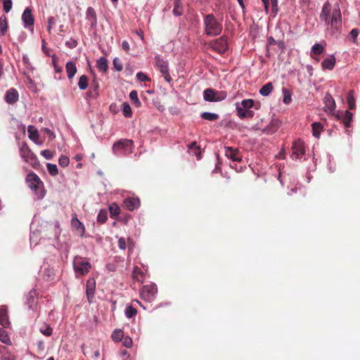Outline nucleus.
Wrapping results in <instances>:
<instances>
[{
    "label": "nucleus",
    "mask_w": 360,
    "mask_h": 360,
    "mask_svg": "<svg viewBox=\"0 0 360 360\" xmlns=\"http://www.w3.org/2000/svg\"><path fill=\"white\" fill-rule=\"evenodd\" d=\"M20 153L21 158L25 162L34 167L38 165L39 162L37 156L30 150L27 144H22L20 148Z\"/></svg>",
    "instance_id": "9"
},
{
    "label": "nucleus",
    "mask_w": 360,
    "mask_h": 360,
    "mask_svg": "<svg viewBox=\"0 0 360 360\" xmlns=\"http://www.w3.org/2000/svg\"><path fill=\"white\" fill-rule=\"evenodd\" d=\"M122 112L126 117H130L132 115V110L128 103L124 102L122 103Z\"/></svg>",
    "instance_id": "40"
},
{
    "label": "nucleus",
    "mask_w": 360,
    "mask_h": 360,
    "mask_svg": "<svg viewBox=\"0 0 360 360\" xmlns=\"http://www.w3.org/2000/svg\"><path fill=\"white\" fill-rule=\"evenodd\" d=\"M212 48L219 53H224L228 49L227 39L225 37L214 40L212 44Z\"/></svg>",
    "instance_id": "12"
},
{
    "label": "nucleus",
    "mask_w": 360,
    "mask_h": 360,
    "mask_svg": "<svg viewBox=\"0 0 360 360\" xmlns=\"http://www.w3.org/2000/svg\"><path fill=\"white\" fill-rule=\"evenodd\" d=\"M254 100L244 99L240 103H236L237 115L241 119L252 118L254 116V111L251 108L254 105Z\"/></svg>",
    "instance_id": "5"
},
{
    "label": "nucleus",
    "mask_w": 360,
    "mask_h": 360,
    "mask_svg": "<svg viewBox=\"0 0 360 360\" xmlns=\"http://www.w3.org/2000/svg\"><path fill=\"white\" fill-rule=\"evenodd\" d=\"M0 340L5 344H10L11 340L5 329L0 328Z\"/></svg>",
    "instance_id": "38"
},
{
    "label": "nucleus",
    "mask_w": 360,
    "mask_h": 360,
    "mask_svg": "<svg viewBox=\"0 0 360 360\" xmlns=\"http://www.w3.org/2000/svg\"><path fill=\"white\" fill-rule=\"evenodd\" d=\"M77 41L73 38H70L68 41L65 42L66 46H68L70 49L75 48L77 46Z\"/></svg>",
    "instance_id": "50"
},
{
    "label": "nucleus",
    "mask_w": 360,
    "mask_h": 360,
    "mask_svg": "<svg viewBox=\"0 0 360 360\" xmlns=\"http://www.w3.org/2000/svg\"><path fill=\"white\" fill-rule=\"evenodd\" d=\"M37 291L34 289L31 290L25 297V304L28 306L29 309H33L37 303Z\"/></svg>",
    "instance_id": "17"
},
{
    "label": "nucleus",
    "mask_w": 360,
    "mask_h": 360,
    "mask_svg": "<svg viewBox=\"0 0 360 360\" xmlns=\"http://www.w3.org/2000/svg\"><path fill=\"white\" fill-rule=\"evenodd\" d=\"M324 100H325L326 107L327 108V109L330 111L334 110L335 108V103L334 99L332 98L330 94H327L325 96Z\"/></svg>",
    "instance_id": "27"
},
{
    "label": "nucleus",
    "mask_w": 360,
    "mask_h": 360,
    "mask_svg": "<svg viewBox=\"0 0 360 360\" xmlns=\"http://www.w3.org/2000/svg\"><path fill=\"white\" fill-rule=\"evenodd\" d=\"M352 113L349 110L345 111V115L342 117V122L345 124V127H349L350 126V122L352 120Z\"/></svg>",
    "instance_id": "36"
},
{
    "label": "nucleus",
    "mask_w": 360,
    "mask_h": 360,
    "mask_svg": "<svg viewBox=\"0 0 360 360\" xmlns=\"http://www.w3.org/2000/svg\"><path fill=\"white\" fill-rule=\"evenodd\" d=\"M65 69L68 79H72L77 70L75 63L72 61L67 62Z\"/></svg>",
    "instance_id": "23"
},
{
    "label": "nucleus",
    "mask_w": 360,
    "mask_h": 360,
    "mask_svg": "<svg viewBox=\"0 0 360 360\" xmlns=\"http://www.w3.org/2000/svg\"><path fill=\"white\" fill-rule=\"evenodd\" d=\"M136 34H137L139 37H140L142 41H143L144 37H143V31H142L141 30H136Z\"/></svg>",
    "instance_id": "64"
},
{
    "label": "nucleus",
    "mask_w": 360,
    "mask_h": 360,
    "mask_svg": "<svg viewBox=\"0 0 360 360\" xmlns=\"http://www.w3.org/2000/svg\"><path fill=\"white\" fill-rule=\"evenodd\" d=\"M118 246L121 250L126 249V242L124 238H120L118 240Z\"/></svg>",
    "instance_id": "58"
},
{
    "label": "nucleus",
    "mask_w": 360,
    "mask_h": 360,
    "mask_svg": "<svg viewBox=\"0 0 360 360\" xmlns=\"http://www.w3.org/2000/svg\"><path fill=\"white\" fill-rule=\"evenodd\" d=\"M97 68L100 72H105L108 69V61L105 57H101L97 60Z\"/></svg>",
    "instance_id": "24"
},
{
    "label": "nucleus",
    "mask_w": 360,
    "mask_h": 360,
    "mask_svg": "<svg viewBox=\"0 0 360 360\" xmlns=\"http://www.w3.org/2000/svg\"><path fill=\"white\" fill-rule=\"evenodd\" d=\"M113 67L117 71H122L123 69L122 63L118 58H115L112 61Z\"/></svg>",
    "instance_id": "44"
},
{
    "label": "nucleus",
    "mask_w": 360,
    "mask_h": 360,
    "mask_svg": "<svg viewBox=\"0 0 360 360\" xmlns=\"http://www.w3.org/2000/svg\"><path fill=\"white\" fill-rule=\"evenodd\" d=\"M43 131H44L45 134H46L50 139H54L55 138V134L49 128H44L43 129Z\"/></svg>",
    "instance_id": "59"
},
{
    "label": "nucleus",
    "mask_w": 360,
    "mask_h": 360,
    "mask_svg": "<svg viewBox=\"0 0 360 360\" xmlns=\"http://www.w3.org/2000/svg\"><path fill=\"white\" fill-rule=\"evenodd\" d=\"M155 62L158 68L160 70L162 75L164 76L165 79L167 82H170L172 81V78L169 74V68L168 63L167 60H165L160 56H155Z\"/></svg>",
    "instance_id": "11"
},
{
    "label": "nucleus",
    "mask_w": 360,
    "mask_h": 360,
    "mask_svg": "<svg viewBox=\"0 0 360 360\" xmlns=\"http://www.w3.org/2000/svg\"><path fill=\"white\" fill-rule=\"evenodd\" d=\"M283 94V102L285 104H289L292 101V92L287 89L283 88L282 89Z\"/></svg>",
    "instance_id": "33"
},
{
    "label": "nucleus",
    "mask_w": 360,
    "mask_h": 360,
    "mask_svg": "<svg viewBox=\"0 0 360 360\" xmlns=\"http://www.w3.org/2000/svg\"><path fill=\"white\" fill-rule=\"evenodd\" d=\"M225 155L226 158L231 159L234 162H240L242 160V157L239 153V150L231 147L225 148Z\"/></svg>",
    "instance_id": "16"
},
{
    "label": "nucleus",
    "mask_w": 360,
    "mask_h": 360,
    "mask_svg": "<svg viewBox=\"0 0 360 360\" xmlns=\"http://www.w3.org/2000/svg\"><path fill=\"white\" fill-rule=\"evenodd\" d=\"M336 59L334 55H330L328 58L322 61L321 66L323 70H332L335 65Z\"/></svg>",
    "instance_id": "20"
},
{
    "label": "nucleus",
    "mask_w": 360,
    "mask_h": 360,
    "mask_svg": "<svg viewBox=\"0 0 360 360\" xmlns=\"http://www.w3.org/2000/svg\"><path fill=\"white\" fill-rule=\"evenodd\" d=\"M58 163H59L60 166H61L63 167H65L68 166V165L70 163V160L68 156L61 155L59 158Z\"/></svg>",
    "instance_id": "43"
},
{
    "label": "nucleus",
    "mask_w": 360,
    "mask_h": 360,
    "mask_svg": "<svg viewBox=\"0 0 360 360\" xmlns=\"http://www.w3.org/2000/svg\"><path fill=\"white\" fill-rule=\"evenodd\" d=\"M89 79L86 75H82L78 82V86L81 90H85L88 87Z\"/></svg>",
    "instance_id": "32"
},
{
    "label": "nucleus",
    "mask_w": 360,
    "mask_h": 360,
    "mask_svg": "<svg viewBox=\"0 0 360 360\" xmlns=\"http://www.w3.org/2000/svg\"><path fill=\"white\" fill-rule=\"evenodd\" d=\"M22 20L25 27L28 28L33 27L34 19L32 13V10L30 8H26L22 15Z\"/></svg>",
    "instance_id": "14"
},
{
    "label": "nucleus",
    "mask_w": 360,
    "mask_h": 360,
    "mask_svg": "<svg viewBox=\"0 0 360 360\" xmlns=\"http://www.w3.org/2000/svg\"><path fill=\"white\" fill-rule=\"evenodd\" d=\"M0 325L4 328H6L10 325L8 309L4 305L0 307Z\"/></svg>",
    "instance_id": "18"
},
{
    "label": "nucleus",
    "mask_w": 360,
    "mask_h": 360,
    "mask_svg": "<svg viewBox=\"0 0 360 360\" xmlns=\"http://www.w3.org/2000/svg\"><path fill=\"white\" fill-rule=\"evenodd\" d=\"M48 26L47 31L50 33L52 29V27L55 24V19L53 17L51 16L48 18Z\"/></svg>",
    "instance_id": "56"
},
{
    "label": "nucleus",
    "mask_w": 360,
    "mask_h": 360,
    "mask_svg": "<svg viewBox=\"0 0 360 360\" xmlns=\"http://www.w3.org/2000/svg\"><path fill=\"white\" fill-rule=\"evenodd\" d=\"M27 132L30 139L37 143V139L39 138L37 129L34 127L30 125L27 128Z\"/></svg>",
    "instance_id": "25"
},
{
    "label": "nucleus",
    "mask_w": 360,
    "mask_h": 360,
    "mask_svg": "<svg viewBox=\"0 0 360 360\" xmlns=\"http://www.w3.org/2000/svg\"><path fill=\"white\" fill-rule=\"evenodd\" d=\"M42 156H44L46 160H51L53 158V153L49 150H44L41 152Z\"/></svg>",
    "instance_id": "53"
},
{
    "label": "nucleus",
    "mask_w": 360,
    "mask_h": 360,
    "mask_svg": "<svg viewBox=\"0 0 360 360\" xmlns=\"http://www.w3.org/2000/svg\"><path fill=\"white\" fill-rule=\"evenodd\" d=\"M122 339H123V345L126 347L130 348L132 346L133 342H132V339L130 337L127 336V337L123 338Z\"/></svg>",
    "instance_id": "52"
},
{
    "label": "nucleus",
    "mask_w": 360,
    "mask_h": 360,
    "mask_svg": "<svg viewBox=\"0 0 360 360\" xmlns=\"http://www.w3.org/2000/svg\"><path fill=\"white\" fill-rule=\"evenodd\" d=\"M26 182L28 187L34 191L37 199H42L44 197L43 183L36 174L29 173L26 176Z\"/></svg>",
    "instance_id": "3"
},
{
    "label": "nucleus",
    "mask_w": 360,
    "mask_h": 360,
    "mask_svg": "<svg viewBox=\"0 0 360 360\" xmlns=\"http://www.w3.org/2000/svg\"><path fill=\"white\" fill-rule=\"evenodd\" d=\"M5 99L8 103L12 104L15 103L18 100V93L17 90L15 89H9L6 94Z\"/></svg>",
    "instance_id": "21"
},
{
    "label": "nucleus",
    "mask_w": 360,
    "mask_h": 360,
    "mask_svg": "<svg viewBox=\"0 0 360 360\" xmlns=\"http://www.w3.org/2000/svg\"><path fill=\"white\" fill-rule=\"evenodd\" d=\"M22 63H23L24 65L25 66V68L27 70H30V71L34 70V67L32 66L27 55L25 54L22 56Z\"/></svg>",
    "instance_id": "41"
},
{
    "label": "nucleus",
    "mask_w": 360,
    "mask_h": 360,
    "mask_svg": "<svg viewBox=\"0 0 360 360\" xmlns=\"http://www.w3.org/2000/svg\"><path fill=\"white\" fill-rule=\"evenodd\" d=\"M7 30V21L6 16L0 17V35L3 36Z\"/></svg>",
    "instance_id": "35"
},
{
    "label": "nucleus",
    "mask_w": 360,
    "mask_h": 360,
    "mask_svg": "<svg viewBox=\"0 0 360 360\" xmlns=\"http://www.w3.org/2000/svg\"><path fill=\"white\" fill-rule=\"evenodd\" d=\"M122 48L126 52H128L130 49L129 44L127 41H123L122 43Z\"/></svg>",
    "instance_id": "61"
},
{
    "label": "nucleus",
    "mask_w": 360,
    "mask_h": 360,
    "mask_svg": "<svg viewBox=\"0 0 360 360\" xmlns=\"http://www.w3.org/2000/svg\"><path fill=\"white\" fill-rule=\"evenodd\" d=\"M134 142L130 139H121L112 146V152L117 156L129 155L133 151Z\"/></svg>",
    "instance_id": "4"
},
{
    "label": "nucleus",
    "mask_w": 360,
    "mask_h": 360,
    "mask_svg": "<svg viewBox=\"0 0 360 360\" xmlns=\"http://www.w3.org/2000/svg\"><path fill=\"white\" fill-rule=\"evenodd\" d=\"M200 116L202 119L208 121H215L219 117L218 114L210 112H204Z\"/></svg>",
    "instance_id": "30"
},
{
    "label": "nucleus",
    "mask_w": 360,
    "mask_h": 360,
    "mask_svg": "<svg viewBox=\"0 0 360 360\" xmlns=\"http://www.w3.org/2000/svg\"><path fill=\"white\" fill-rule=\"evenodd\" d=\"M226 97L227 93L225 91H214L212 89H206L203 91V99L207 102H220Z\"/></svg>",
    "instance_id": "7"
},
{
    "label": "nucleus",
    "mask_w": 360,
    "mask_h": 360,
    "mask_svg": "<svg viewBox=\"0 0 360 360\" xmlns=\"http://www.w3.org/2000/svg\"><path fill=\"white\" fill-rule=\"evenodd\" d=\"M109 210H110V214L112 215V216H117L119 214L120 212V207H118V205L117 204H112L110 207H109Z\"/></svg>",
    "instance_id": "47"
},
{
    "label": "nucleus",
    "mask_w": 360,
    "mask_h": 360,
    "mask_svg": "<svg viewBox=\"0 0 360 360\" xmlns=\"http://www.w3.org/2000/svg\"><path fill=\"white\" fill-rule=\"evenodd\" d=\"M38 233L37 231H32L30 233V243L37 244Z\"/></svg>",
    "instance_id": "54"
},
{
    "label": "nucleus",
    "mask_w": 360,
    "mask_h": 360,
    "mask_svg": "<svg viewBox=\"0 0 360 360\" xmlns=\"http://www.w3.org/2000/svg\"><path fill=\"white\" fill-rule=\"evenodd\" d=\"M91 267V265L87 258L80 256H75L74 257L73 269L77 277L87 274Z\"/></svg>",
    "instance_id": "6"
},
{
    "label": "nucleus",
    "mask_w": 360,
    "mask_h": 360,
    "mask_svg": "<svg viewBox=\"0 0 360 360\" xmlns=\"http://www.w3.org/2000/svg\"><path fill=\"white\" fill-rule=\"evenodd\" d=\"M359 34V30L356 28L352 29L350 31L349 36L352 38V41L354 43L356 42V39H357Z\"/></svg>",
    "instance_id": "49"
},
{
    "label": "nucleus",
    "mask_w": 360,
    "mask_h": 360,
    "mask_svg": "<svg viewBox=\"0 0 360 360\" xmlns=\"http://www.w3.org/2000/svg\"><path fill=\"white\" fill-rule=\"evenodd\" d=\"M347 103L350 109H354L355 107V101L352 94V91H350L347 96Z\"/></svg>",
    "instance_id": "48"
},
{
    "label": "nucleus",
    "mask_w": 360,
    "mask_h": 360,
    "mask_svg": "<svg viewBox=\"0 0 360 360\" xmlns=\"http://www.w3.org/2000/svg\"><path fill=\"white\" fill-rule=\"evenodd\" d=\"M136 78L140 82H146L149 80V77L142 72H139L136 73Z\"/></svg>",
    "instance_id": "51"
},
{
    "label": "nucleus",
    "mask_w": 360,
    "mask_h": 360,
    "mask_svg": "<svg viewBox=\"0 0 360 360\" xmlns=\"http://www.w3.org/2000/svg\"><path fill=\"white\" fill-rule=\"evenodd\" d=\"M174 7L182 8L181 0L174 1Z\"/></svg>",
    "instance_id": "63"
},
{
    "label": "nucleus",
    "mask_w": 360,
    "mask_h": 360,
    "mask_svg": "<svg viewBox=\"0 0 360 360\" xmlns=\"http://www.w3.org/2000/svg\"><path fill=\"white\" fill-rule=\"evenodd\" d=\"M189 152L195 155L198 159H200V149L195 142L189 145Z\"/></svg>",
    "instance_id": "29"
},
{
    "label": "nucleus",
    "mask_w": 360,
    "mask_h": 360,
    "mask_svg": "<svg viewBox=\"0 0 360 360\" xmlns=\"http://www.w3.org/2000/svg\"><path fill=\"white\" fill-rule=\"evenodd\" d=\"M124 314L127 318L132 319L137 314V310L131 305H128L125 308Z\"/></svg>",
    "instance_id": "31"
},
{
    "label": "nucleus",
    "mask_w": 360,
    "mask_h": 360,
    "mask_svg": "<svg viewBox=\"0 0 360 360\" xmlns=\"http://www.w3.org/2000/svg\"><path fill=\"white\" fill-rule=\"evenodd\" d=\"M95 292V281L94 279H89L86 284V293L89 302L94 298Z\"/></svg>",
    "instance_id": "19"
},
{
    "label": "nucleus",
    "mask_w": 360,
    "mask_h": 360,
    "mask_svg": "<svg viewBox=\"0 0 360 360\" xmlns=\"http://www.w3.org/2000/svg\"><path fill=\"white\" fill-rule=\"evenodd\" d=\"M40 332L46 336H51L53 333V329L49 326H46L44 329H40Z\"/></svg>",
    "instance_id": "55"
},
{
    "label": "nucleus",
    "mask_w": 360,
    "mask_h": 360,
    "mask_svg": "<svg viewBox=\"0 0 360 360\" xmlns=\"http://www.w3.org/2000/svg\"><path fill=\"white\" fill-rule=\"evenodd\" d=\"M158 292V288L155 283L145 285L141 290V297L145 301L151 302L154 300Z\"/></svg>",
    "instance_id": "8"
},
{
    "label": "nucleus",
    "mask_w": 360,
    "mask_h": 360,
    "mask_svg": "<svg viewBox=\"0 0 360 360\" xmlns=\"http://www.w3.org/2000/svg\"><path fill=\"white\" fill-rule=\"evenodd\" d=\"M12 1L11 0H4L3 1V9L6 13H9L12 8Z\"/></svg>",
    "instance_id": "45"
},
{
    "label": "nucleus",
    "mask_w": 360,
    "mask_h": 360,
    "mask_svg": "<svg viewBox=\"0 0 360 360\" xmlns=\"http://www.w3.org/2000/svg\"><path fill=\"white\" fill-rule=\"evenodd\" d=\"M273 84L271 82H268L263 85L259 89V94L263 96H268L273 91Z\"/></svg>",
    "instance_id": "26"
},
{
    "label": "nucleus",
    "mask_w": 360,
    "mask_h": 360,
    "mask_svg": "<svg viewBox=\"0 0 360 360\" xmlns=\"http://www.w3.org/2000/svg\"><path fill=\"white\" fill-rule=\"evenodd\" d=\"M320 20L326 25L330 26L334 30H339L342 27V14L338 4L332 8L331 4L326 1L323 4L320 13Z\"/></svg>",
    "instance_id": "1"
},
{
    "label": "nucleus",
    "mask_w": 360,
    "mask_h": 360,
    "mask_svg": "<svg viewBox=\"0 0 360 360\" xmlns=\"http://www.w3.org/2000/svg\"><path fill=\"white\" fill-rule=\"evenodd\" d=\"M86 19L90 21L91 27H94L97 24L96 13L92 7H89L86 12Z\"/></svg>",
    "instance_id": "22"
},
{
    "label": "nucleus",
    "mask_w": 360,
    "mask_h": 360,
    "mask_svg": "<svg viewBox=\"0 0 360 360\" xmlns=\"http://www.w3.org/2000/svg\"><path fill=\"white\" fill-rule=\"evenodd\" d=\"M124 338V332L120 329H116L112 334V338L115 342H120Z\"/></svg>",
    "instance_id": "37"
},
{
    "label": "nucleus",
    "mask_w": 360,
    "mask_h": 360,
    "mask_svg": "<svg viewBox=\"0 0 360 360\" xmlns=\"http://www.w3.org/2000/svg\"><path fill=\"white\" fill-rule=\"evenodd\" d=\"M139 275H141V276H143L139 269L138 267H135L133 271V276L134 278L140 281Z\"/></svg>",
    "instance_id": "57"
},
{
    "label": "nucleus",
    "mask_w": 360,
    "mask_h": 360,
    "mask_svg": "<svg viewBox=\"0 0 360 360\" xmlns=\"http://www.w3.org/2000/svg\"><path fill=\"white\" fill-rule=\"evenodd\" d=\"M124 206L129 211H134L140 206V200L139 198L129 197L124 200Z\"/></svg>",
    "instance_id": "15"
},
{
    "label": "nucleus",
    "mask_w": 360,
    "mask_h": 360,
    "mask_svg": "<svg viewBox=\"0 0 360 360\" xmlns=\"http://www.w3.org/2000/svg\"><path fill=\"white\" fill-rule=\"evenodd\" d=\"M292 158L293 160H300L305 154V150L304 146V142L300 139H297L294 141L292 146Z\"/></svg>",
    "instance_id": "10"
},
{
    "label": "nucleus",
    "mask_w": 360,
    "mask_h": 360,
    "mask_svg": "<svg viewBox=\"0 0 360 360\" xmlns=\"http://www.w3.org/2000/svg\"><path fill=\"white\" fill-rule=\"evenodd\" d=\"M108 219V214L105 210H100L97 215V221L101 224H103Z\"/></svg>",
    "instance_id": "42"
},
{
    "label": "nucleus",
    "mask_w": 360,
    "mask_h": 360,
    "mask_svg": "<svg viewBox=\"0 0 360 360\" xmlns=\"http://www.w3.org/2000/svg\"><path fill=\"white\" fill-rule=\"evenodd\" d=\"M71 226L72 229L77 232V234L83 237L85 234V226L78 219L76 214H74L71 219Z\"/></svg>",
    "instance_id": "13"
},
{
    "label": "nucleus",
    "mask_w": 360,
    "mask_h": 360,
    "mask_svg": "<svg viewBox=\"0 0 360 360\" xmlns=\"http://www.w3.org/2000/svg\"><path fill=\"white\" fill-rule=\"evenodd\" d=\"M203 24L205 33L209 37L219 35L222 31V25L217 20L213 14L205 15Z\"/></svg>",
    "instance_id": "2"
},
{
    "label": "nucleus",
    "mask_w": 360,
    "mask_h": 360,
    "mask_svg": "<svg viewBox=\"0 0 360 360\" xmlns=\"http://www.w3.org/2000/svg\"><path fill=\"white\" fill-rule=\"evenodd\" d=\"M173 14L175 16H180V15H182V8H177V7H174Z\"/></svg>",
    "instance_id": "60"
},
{
    "label": "nucleus",
    "mask_w": 360,
    "mask_h": 360,
    "mask_svg": "<svg viewBox=\"0 0 360 360\" xmlns=\"http://www.w3.org/2000/svg\"><path fill=\"white\" fill-rule=\"evenodd\" d=\"M324 47L323 45L319 43H316L311 49V53L314 55H321L323 53Z\"/></svg>",
    "instance_id": "34"
},
{
    "label": "nucleus",
    "mask_w": 360,
    "mask_h": 360,
    "mask_svg": "<svg viewBox=\"0 0 360 360\" xmlns=\"http://www.w3.org/2000/svg\"><path fill=\"white\" fill-rule=\"evenodd\" d=\"M105 267L109 271H115L116 270L115 265L112 263L107 264Z\"/></svg>",
    "instance_id": "62"
},
{
    "label": "nucleus",
    "mask_w": 360,
    "mask_h": 360,
    "mask_svg": "<svg viewBox=\"0 0 360 360\" xmlns=\"http://www.w3.org/2000/svg\"><path fill=\"white\" fill-rule=\"evenodd\" d=\"M46 168L50 175L55 176L58 174V170L56 164L47 163Z\"/></svg>",
    "instance_id": "39"
},
{
    "label": "nucleus",
    "mask_w": 360,
    "mask_h": 360,
    "mask_svg": "<svg viewBox=\"0 0 360 360\" xmlns=\"http://www.w3.org/2000/svg\"><path fill=\"white\" fill-rule=\"evenodd\" d=\"M312 127V134L313 136L316 138H319L321 131H322L323 127L319 122H314L311 124Z\"/></svg>",
    "instance_id": "28"
},
{
    "label": "nucleus",
    "mask_w": 360,
    "mask_h": 360,
    "mask_svg": "<svg viewBox=\"0 0 360 360\" xmlns=\"http://www.w3.org/2000/svg\"><path fill=\"white\" fill-rule=\"evenodd\" d=\"M129 98L130 99L134 102V103L136 105H140V101L139 100V98H138V94H137V91L134 90V91H131L129 94Z\"/></svg>",
    "instance_id": "46"
}]
</instances>
